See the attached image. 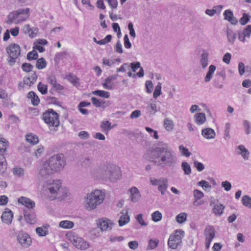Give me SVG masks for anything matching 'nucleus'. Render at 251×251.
Returning a JSON list of instances; mask_svg holds the SVG:
<instances>
[{
    "label": "nucleus",
    "instance_id": "338daca9",
    "mask_svg": "<svg viewBox=\"0 0 251 251\" xmlns=\"http://www.w3.org/2000/svg\"><path fill=\"white\" fill-rule=\"evenodd\" d=\"M91 100L94 105H95L97 107H100L102 106V100L100 101L97 98L95 97H92L91 98Z\"/></svg>",
    "mask_w": 251,
    "mask_h": 251
},
{
    "label": "nucleus",
    "instance_id": "0eeeda50",
    "mask_svg": "<svg viewBox=\"0 0 251 251\" xmlns=\"http://www.w3.org/2000/svg\"><path fill=\"white\" fill-rule=\"evenodd\" d=\"M6 50L8 54V63L10 66H12L16 62V59L20 55V47L17 44H12L6 48Z\"/></svg>",
    "mask_w": 251,
    "mask_h": 251
},
{
    "label": "nucleus",
    "instance_id": "393cba45",
    "mask_svg": "<svg viewBox=\"0 0 251 251\" xmlns=\"http://www.w3.org/2000/svg\"><path fill=\"white\" fill-rule=\"evenodd\" d=\"M37 77L38 76L36 73L33 72L32 73L31 76L25 77L23 81L24 84L28 86H31L36 82Z\"/></svg>",
    "mask_w": 251,
    "mask_h": 251
},
{
    "label": "nucleus",
    "instance_id": "5fc2aeb1",
    "mask_svg": "<svg viewBox=\"0 0 251 251\" xmlns=\"http://www.w3.org/2000/svg\"><path fill=\"white\" fill-rule=\"evenodd\" d=\"M230 129V124L226 123V124L225 129L224 131V138L225 140H228L230 138L229 131Z\"/></svg>",
    "mask_w": 251,
    "mask_h": 251
},
{
    "label": "nucleus",
    "instance_id": "de8ad7c7",
    "mask_svg": "<svg viewBox=\"0 0 251 251\" xmlns=\"http://www.w3.org/2000/svg\"><path fill=\"white\" fill-rule=\"evenodd\" d=\"M14 175L17 176L19 177H21L24 176L25 171L24 169L19 167H16L13 169V171Z\"/></svg>",
    "mask_w": 251,
    "mask_h": 251
},
{
    "label": "nucleus",
    "instance_id": "473e14b6",
    "mask_svg": "<svg viewBox=\"0 0 251 251\" xmlns=\"http://www.w3.org/2000/svg\"><path fill=\"white\" fill-rule=\"evenodd\" d=\"M161 182L158 185V190L161 192V194L163 195L165 194V192L168 188V180L167 179L163 178Z\"/></svg>",
    "mask_w": 251,
    "mask_h": 251
},
{
    "label": "nucleus",
    "instance_id": "c9c22d12",
    "mask_svg": "<svg viewBox=\"0 0 251 251\" xmlns=\"http://www.w3.org/2000/svg\"><path fill=\"white\" fill-rule=\"evenodd\" d=\"M226 34L228 42L231 45L233 44L236 38V34L229 28L226 30Z\"/></svg>",
    "mask_w": 251,
    "mask_h": 251
},
{
    "label": "nucleus",
    "instance_id": "4d7b16f0",
    "mask_svg": "<svg viewBox=\"0 0 251 251\" xmlns=\"http://www.w3.org/2000/svg\"><path fill=\"white\" fill-rule=\"evenodd\" d=\"M22 68L25 72H30L32 70L33 66L30 63H25L22 64Z\"/></svg>",
    "mask_w": 251,
    "mask_h": 251
},
{
    "label": "nucleus",
    "instance_id": "f8f14e48",
    "mask_svg": "<svg viewBox=\"0 0 251 251\" xmlns=\"http://www.w3.org/2000/svg\"><path fill=\"white\" fill-rule=\"evenodd\" d=\"M73 244L78 249L85 250L90 247L89 243L81 237L73 236Z\"/></svg>",
    "mask_w": 251,
    "mask_h": 251
},
{
    "label": "nucleus",
    "instance_id": "39448f33",
    "mask_svg": "<svg viewBox=\"0 0 251 251\" xmlns=\"http://www.w3.org/2000/svg\"><path fill=\"white\" fill-rule=\"evenodd\" d=\"M29 16V8L19 9L10 12L8 15L7 24H16L25 21Z\"/></svg>",
    "mask_w": 251,
    "mask_h": 251
},
{
    "label": "nucleus",
    "instance_id": "09e8293b",
    "mask_svg": "<svg viewBox=\"0 0 251 251\" xmlns=\"http://www.w3.org/2000/svg\"><path fill=\"white\" fill-rule=\"evenodd\" d=\"M162 217V214L159 211H156L151 214L152 220L155 222L160 221Z\"/></svg>",
    "mask_w": 251,
    "mask_h": 251
},
{
    "label": "nucleus",
    "instance_id": "412c9836",
    "mask_svg": "<svg viewBox=\"0 0 251 251\" xmlns=\"http://www.w3.org/2000/svg\"><path fill=\"white\" fill-rule=\"evenodd\" d=\"M224 19L227 20L232 25H236L237 22V19L234 17L232 12L230 10H226L224 13Z\"/></svg>",
    "mask_w": 251,
    "mask_h": 251
},
{
    "label": "nucleus",
    "instance_id": "7ed1b4c3",
    "mask_svg": "<svg viewBox=\"0 0 251 251\" xmlns=\"http://www.w3.org/2000/svg\"><path fill=\"white\" fill-rule=\"evenodd\" d=\"M44 188L46 195L51 200H62L68 196L67 189L62 187L59 180H49L44 185Z\"/></svg>",
    "mask_w": 251,
    "mask_h": 251
},
{
    "label": "nucleus",
    "instance_id": "680f3d73",
    "mask_svg": "<svg viewBox=\"0 0 251 251\" xmlns=\"http://www.w3.org/2000/svg\"><path fill=\"white\" fill-rule=\"evenodd\" d=\"M249 20L250 19L248 15L246 13H244L243 17L240 19L239 22L242 25H245L248 23Z\"/></svg>",
    "mask_w": 251,
    "mask_h": 251
},
{
    "label": "nucleus",
    "instance_id": "052dcab7",
    "mask_svg": "<svg viewBox=\"0 0 251 251\" xmlns=\"http://www.w3.org/2000/svg\"><path fill=\"white\" fill-rule=\"evenodd\" d=\"M112 39V36L111 35H107L106 37L100 40L99 41L98 44L100 45H105L108 43H109Z\"/></svg>",
    "mask_w": 251,
    "mask_h": 251
},
{
    "label": "nucleus",
    "instance_id": "a211bd4d",
    "mask_svg": "<svg viewBox=\"0 0 251 251\" xmlns=\"http://www.w3.org/2000/svg\"><path fill=\"white\" fill-rule=\"evenodd\" d=\"M113 224L110 220L105 218L100 220L99 226L102 231L110 230Z\"/></svg>",
    "mask_w": 251,
    "mask_h": 251
},
{
    "label": "nucleus",
    "instance_id": "c03bdc74",
    "mask_svg": "<svg viewBox=\"0 0 251 251\" xmlns=\"http://www.w3.org/2000/svg\"><path fill=\"white\" fill-rule=\"evenodd\" d=\"M187 217V214L186 213H180L176 216V220L178 223L182 224L186 220Z\"/></svg>",
    "mask_w": 251,
    "mask_h": 251
},
{
    "label": "nucleus",
    "instance_id": "f704fd0d",
    "mask_svg": "<svg viewBox=\"0 0 251 251\" xmlns=\"http://www.w3.org/2000/svg\"><path fill=\"white\" fill-rule=\"evenodd\" d=\"M25 138L27 142L32 145H36L39 142L37 136L31 133L27 134L25 136Z\"/></svg>",
    "mask_w": 251,
    "mask_h": 251
},
{
    "label": "nucleus",
    "instance_id": "49530a36",
    "mask_svg": "<svg viewBox=\"0 0 251 251\" xmlns=\"http://www.w3.org/2000/svg\"><path fill=\"white\" fill-rule=\"evenodd\" d=\"M242 202L244 206L251 208V198L249 196H244L242 199Z\"/></svg>",
    "mask_w": 251,
    "mask_h": 251
},
{
    "label": "nucleus",
    "instance_id": "e433bc0d",
    "mask_svg": "<svg viewBox=\"0 0 251 251\" xmlns=\"http://www.w3.org/2000/svg\"><path fill=\"white\" fill-rule=\"evenodd\" d=\"M74 223L70 221H62L59 223V227L65 228L69 229L72 228L74 226Z\"/></svg>",
    "mask_w": 251,
    "mask_h": 251
},
{
    "label": "nucleus",
    "instance_id": "ea45409f",
    "mask_svg": "<svg viewBox=\"0 0 251 251\" xmlns=\"http://www.w3.org/2000/svg\"><path fill=\"white\" fill-rule=\"evenodd\" d=\"M47 66V62L44 58H40L37 59L36 63V67L38 69H43Z\"/></svg>",
    "mask_w": 251,
    "mask_h": 251
},
{
    "label": "nucleus",
    "instance_id": "37998d69",
    "mask_svg": "<svg viewBox=\"0 0 251 251\" xmlns=\"http://www.w3.org/2000/svg\"><path fill=\"white\" fill-rule=\"evenodd\" d=\"M93 94L104 98H108L110 96V94L108 92L103 90H96L93 92Z\"/></svg>",
    "mask_w": 251,
    "mask_h": 251
},
{
    "label": "nucleus",
    "instance_id": "5701e85b",
    "mask_svg": "<svg viewBox=\"0 0 251 251\" xmlns=\"http://www.w3.org/2000/svg\"><path fill=\"white\" fill-rule=\"evenodd\" d=\"M201 134L204 138L208 139L214 138L216 135L215 131L211 128L202 129Z\"/></svg>",
    "mask_w": 251,
    "mask_h": 251
},
{
    "label": "nucleus",
    "instance_id": "13d9d810",
    "mask_svg": "<svg viewBox=\"0 0 251 251\" xmlns=\"http://www.w3.org/2000/svg\"><path fill=\"white\" fill-rule=\"evenodd\" d=\"M243 126L245 129V132L246 134H249L251 132V124L249 121L244 120L243 121Z\"/></svg>",
    "mask_w": 251,
    "mask_h": 251
},
{
    "label": "nucleus",
    "instance_id": "aec40b11",
    "mask_svg": "<svg viewBox=\"0 0 251 251\" xmlns=\"http://www.w3.org/2000/svg\"><path fill=\"white\" fill-rule=\"evenodd\" d=\"M215 230L214 228L211 226H206L204 230V235L205 236V239L212 240L215 237Z\"/></svg>",
    "mask_w": 251,
    "mask_h": 251
},
{
    "label": "nucleus",
    "instance_id": "7c9ffc66",
    "mask_svg": "<svg viewBox=\"0 0 251 251\" xmlns=\"http://www.w3.org/2000/svg\"><path fill=\"white\" fill-rule=\"evenodd\" d=\"M28 98L31 100L33 105H37L39 103L40 99L35 92L33 91L29 92L28 94Z\"/></svg>",
    "mask_w": 251,
    "mask_h": 251
},
{
    "label": "nucleus",
    "instance_id": "3c124183",
    "mask_svg": "<svg viewBox=\"0 0 251 251\" xmlns=\"http://www.w3.org/2000/svg\"><path fill=\"white\" fill-rule=\"evenodd\" d=\"M161 94V84L158 83L155 86V89L153 94V98L156 99Z\"/></svg>",
    "mask_w": 251,
    "mask_h": 251
},
{
    "label": "nucleus",
    "instance_id": "774afa93",
    "mask_svg": "<svg viewBox=\"0 0 251 251\" xmlns=\"http://www.w3.org/2000/svg\"><path fill=\"white\" fill-rule=\"evenodd\" d=\"M231 55L230 53H226L223 57V61L227 64H229L230 62Z\"/></svg>",
    "mask_w": 251,
    "mask_h": 251
},
{
    "label": "nucleus",
    "instance_id": "4be33fe9",
    "mask_svg": "<svg viewBox=\"0 0 251 251\" xmlns=\"http://www.w3.org/2000/svg\"><path fill=\"white\" fill-rule=\"evenodd\" d=\"M237 154L241 155L245 160H248L250 152L243 145H240L236 149Z\"/></svg>",
    "mask_w": 251,
    "mask_h": 251
},
{
    "label": "nucleus",
    "instance_id": "6e6d98bb",
    "mask_svg": "<svg viewBox=\"0 0 251 251\" xmlns=\"http://www.w3.org/2000/svg\"><path fill=\"white\" fill-rule=\"evenodd\" d=\"M193 195L196 201L201 199L204 197V194L203 192L198 189L194 190Z\"/></svg>",
    "mask_w": 251,
    "mask_h": 251
},
{
    "label": "nucleus",
    "instance_id": "2f4dec72",
    "mask_svg": "<svg viewBox=\"0 0 251 251\" xmlns=\"http://www.w3.org/2000/svg\"><path fill=\"white\" fill-rule=\"evenodd\" d=\"M164 126L166 130L168 131H172L174 126L173 121L168 118H166L164 120Z\"/></svg>",
    "mask_w": 251,
    "mask_h": 251
},
{
    "label": "nucleus",
    "instance_id": "2eb2a0df",
    "mask_svg": "<svg viewBox=\"0 0 251 251\" xmlns=\"http://www.w3.org/2000/svg\"><path fill=\"white\" fill-rule=\"evenodd\" d=\"M18 202L25 207V209H33L35 206V203L33 201L24 197H21L19 198Z\"/></svg>",
    "mask_w": 251,
    "mask_h": 251
},
{
    "label": "nucleus",
    "instance_id": "c85d7f7f",
    "mask_svg": "<svg viewBox=\"0 0 251 251\" xmlns=\"http://www.w3.org/2000/svg\"><path fill=\"white\" fill-rule=\"evenodd\" d=\"M205 120V115L203 113H199L195 116V122L199 125L203 124Z\"/></svg>",
    "mask_w": 251,
    "mask_h": 251
},
{
    "label": "nucleus",
    "instance_id": "864d4df0",
    "mask_svg": "<svg viewBox=\"0 0 251 251\" xmlns=\"http://www.w3.org/2000/svg\"><path fill=\"white\" fill-rule=\"evenodd\" d=\"M38 57V54L36 51L33 50L29 52L27 54V59L28 60H36Z\"/></svg>",
    "mask_w": 251,
    "mask_h": 251
},
{
    "label": "nucleus",
    "instance_id": "dca6fc26",
    "mask_svg": "<svg viewBox=\"0 0 251 251\" xmlns=\"http://www.w3.org/2000/svg\"><path fill=\"white\" fill-rule=\"evenodd\" d=\"M6 211L2 213L1 216V219L5 224L9 225L12 222L13 218V214L11 210L7 208L6 209Z\"/></svg>",
    "mask_w": 251,
    "mask_h": 251
},
{
    "label": "nucleus",
    "instance_id": "4c0bfd02",
    "mask_svg": "<svg viewBox=\"0 0 251 251\" xmlns=\"http://www.w3.org/2000/svg\"><path fill=\"white\" fill-rule=\"evenodd\" d=\"M8 146V142L4 138H0V152H5Z\"/></svg>",
    "mask_w": 251,
    "mask_h": 251
},
{
    "label": "nucleus",
    "instance_id": "4468645a",
    "mask_svg": "<svg viewBox=\"0 0 251 251\" xmlns=\"http://www.w3.org/2000/svg\"><path fill=\"white\" fill-rule=\"evenodd\" d=\"M130 199L132 202H135L139 201L141 194L136 187L133 186L129 189Z\"/></svg>",
    "mask_w": 251,
    "mask_h": 251
},
{
    "label": "nucleus",
    "instance_id": "58836bf2",
    "mask_svg": "<svg viewBox=\"0 0 251 251\" xmlns=\"http://www.w3.org/2000/svg\"><path fill=\"white\" fill-rule=\"evenodd\" d=\"M181 168L185 175H189L191 174V166L187 162H183L181 164Z\"/></svg>",
    "mask_w": 251,
    "mask_h": 251
},
{
    "label": "nucleus",
    "instance_id": "cd10ccee",
    "mask_svg": "<svg viewBox=\"0 0 251 251\" xmlns=\"http://www.w3.org/2000/svg\"><path fill=\"white\" fill-rule=\"evenodd\" d=\"M209 53L206 50H203L201 55L200 63L203 69L205 68L208 65Z\"/></svg>",
    "mask_w": 251,
    "mask_h": 251
},
{
    "label": "nucleus",
    "instance_id": "b1692460",
    "mask_svg": "<svg viewBox=\"0 0 251 251\" xmlns=\"http://www.w3.org/2000/svg\"><path fill=\"white\" fill-rule=\"evenodd\" d=\"M47 79L48 82L50 84L53 88L59 90L63 89V86L56 82V78L54 75H49L47 78Z\"/></svg>",
    "mask_w": 251,
    "mask_h": 251
},
{
    "label": "nucleus",
    "instance_id": "8fccbe9b",
    "mask_svg": "<svg viewBox=\"0 0 251 251\" xmlns=\"http://www.w3.org/2000/svg\"><path fill=\"white\" fill-rule=\"evenodd\" d=\"M179 150L181 154L182 155L185 156L186 157H189L191 154V153L189 151L188 149L182 145L179 146Z\"/></svg>",
    "mask_w": 251,
    "mask_h": 251
},
{
    "label": "nucleus",
    "instance_id": "bf43d9fd",
    "mask_svg": "<svg viewBox=\"0 0 251 251\" xmlns=\"http://www.w3.org/2000/svg\"><path fill=\"white\" fill-rule=\"evenodd\" d=\"M146 92L148 93H151L152 92L153 85L151 80H147L145 83Z\"/></svg>",
    "mask_w": 251,
    "mask_h": 251
},
{
    "label": "nucleus",
    "instance_id": "f03ea898",
    "mask_svg": "<svg viewBox=\"0 0 251 251\" xmlns=\"http://www.w3.org/2000/svg\"><path fill=\"white\" fill-rule=\"evenodd\" d=\"M66 163V160L63 154L53 155L40 165L38 168V175L41 177L47 178L62 170Z\"/></svg>",
    "mask_w": 251,
    "mask_h": 251
},
{
    "label": "nucleus",
    "instance_id": "6e6552de",
    "mask_svg": "<svg viewBox=\"0 0 251 251\" xmlns=\"http://www.w3.org/2000/svg\"><path fill=\"white\" fill-rule=\"evenodd\" d=\"M184 231L181 230H176L173 234H172L168 240V244L172 249H176L181 244L182 238L183 237Z\"/></svg>",
    "mask_w": 251,
    "mask_h": 251
},
{
    "label": "nucleus",
    "instance_id": "f257e3e1",
    "mask_svg": "<svg viewBox=\"0 0 251 251\" xmlns=\"http://www.w3.org/2000/svg\"><path fill=\"white\" fill-rule=\"evenodd\" d=\"M151 158L156 166L161 167L174 166L177 161L176 154L166 143H162L155 147L151 151Z\"/></svg>",
    "mask_w": 251,
    "mask_h": 251
},
{
    "label": "nucleus",
    "instance_id": "0e129e2a",
    "mask_svg": "<svg viewBox=\"0 0 251 251\" xmlns=\"http://www.w3.org/2000/svg\"><path fill=\"white\" fill-rule=\"evenodd\" d=\"M115 51L118 53H122L123 52V50L122 48V44L120 40H118L115 46Z\"/></svg>",
    "mask_w": 251,
    "mask_h": 251
},
{
    "label": "nucleus",
    "instance_id": "69168bd1",
    "mask_svg": "<svg viewBox=\"0 0 251 251\" xmlns=\"http://www.w3.org/2000/svg\"><path fill=\"white\" fill-rule=\"evenodd\" d=\"M78 137L81 139H87L90 137V135L88 132L86 131H81L78 133Z\"/></svg>",
    "mask_w": 251,
    "mask_h": 251
},
{
    "label": "nucleus",
    "instance_id": "c756f323",
    "mask_svg": "<svg viewBox=\"0 0 251 251\" xmlns=\"http://www.w3.org/2000/svg\"><path fill=\"white\" fill-rule=\"evenodd\" d=\"M216 67L213 65H211L208 68V72L204 78V81L205 82L210 81L211 78L212 77L213 74L215 71Z\"/></svg>",
    "mask_w": 251,
    "mask_h": 251
},
{
    "label": "nucleus",
    "instance_id": "9d476101",
    "mask_svg": "<svg viewBox=\"0 0 251 251\" xmlns=\"http://www.w3.org/2000/svg\"><path fill=\"white\" fill-rule=\"evenodd\" d=\"M108 177L107 179L111 182H114L119 179L121 177L120 169L119 167L110 164L109 167Z\"/></svg>",
    "mask_w": 251,
    "mask_h": 251
},
{
    "label": "nucleus",
    "instance_id": "603ef678",
    "mask_svg": "<svg viewBox=\"0 0 251 251\" xmlns=\"http://www.w3.org/2000/svg\"><path fill=\"white\" fill-rule=\"evenodd\" d=\"M198 185L199 186L201 187L204 190H206L207 189H210L211 186L209 183L206 180H202L198 183Z\"/></svg>",
    "mask_w": 251,
    "mask_h": 251
},
{
    "label": "nucleus",
    "instance_id": "bb28decb",
    "mask_svg": "<svg viewBox=\"0 0 251 251\" xmlns=\"http://www.w3.org/2000/svg\"><path fill=\"white\" fill-rule=\"evenodd\" d=\"M225 206L221 203L215 204L213 207L212 211L216 216H220L223 214Z\"/></svg>",
    "mask_w": 251,
    "mask_h": 251
},
{
    "label": "nucleus",
    "instance_id": "72a5a7b5",
    "mask_svg": "<svg viewBox=\"0 0 251 251\" xmlns=\"http://www.w3.org/2000/svg\"><path fill=\"white\" fill-rule=\"evenodd\" d=\"M100 127L101 131L106 134L112 128L111 123L108 121H103L100 125Z\"/></svg>",
    "mask_w": 251,
    "mask_h": 251
},
{
    "label": "nucleus",
    "instance_id": "f3484780",
    "mask_svg": "<svg viewBox=\"0 0 251 251\" xmlns=\"http://www.w3.org/2000/svg\"><path fill=\"white\" fill-rule=\"evenodd\" d=\"M117 76V75H112L105 78L102 83L103 87L107 90L112 89L114 86L112 81L116 79Z\"/></svg>",
    "mask_w": 251,
    "mask_h": 251
},
{
    "label": "nucleus",
    "instance_id": "79ce46f5",
    "mask_svg": "<svg viewBox=\"0 0 251 251\" xmlns=\"http://www.w3.org/2000/svg\"><path fill=\"white\" fill-rule=\"evenodd\" d=\"M159 244V240L157 239H151L149 241V244L148 245V249L152 250L156 248Z\"/></svg>",
    "mask_w": 251,
    "mask_h": 251
},
{
    "label": "nucleus",
    "instance_id": "6ab92c4d",
    "mask_svg": "<svg viewBox=\"0 0 251 251\" xmlns=\"http://www.w3.org/2000/svg\"><path fill=\"white\" fill-rule=\"evenodd\" d=\"M130 220V218L128 215L127 210H123L121 212V216L118 221L119 225L120 226H123L127 224Z\"/></svg>",
    "mask_w": 251,
    "mask_h": 251
},
{
    "label": "nucleus",
    "instance_id": "a878e982",
    "mask_svg": "<svg viewBox=\"0 0 251 251\" xmlns=\"http://www.w3.org/2000/svg\"><path fill=\"white\" fill-rule=\"evenodd\" d=\"M49 225H48L38 227L36 228V232L39 236H46L49 234Z\"/></svg>",
    "mask_w": 251,
    "mask_h": 251
},
{
    "label": "nucleus",
    "instance_id": "a19ab883",
    "mask_svg": "<svg viewBox=\"0 0 251 251\" xmlns=\"http://www.w3.org/2000/svg\"><path fill=\"white\" fill-rule=\"evenodd\" d=\"M148 108L149 109L150 113L151 114H154L159 110L156 103L154 102H149Z\"/></svg>",
    "mask_w": 251,
    "mask_h": 251
},
{
    "label": "nucleus",
    "instance_id": "1a4fd4ad",
    "mask_svg": "<svg viewBox=\"0 0 251 251\" xmlns=\"http://www.w3.org/2000/svg\"><path fill=\"white\" fill-rule=\"evenodd\" d=\"M16 239L21 248L26 249L30 247L32 244V239L29 235L21 230L16 233Z\"/></svg>",
    "mask_w": 251,
    "mask_h": 251
},
{
    "label": "nucleus",
    "instance_id": "20e7f679",
    "mask_svg": "<svg viewBox=\"0 0 251 251\" xmlns=\"http://www.w3.org/2000/svg\"><path fill=\"white\" fill-rule=\"evenodd\" d=\"M105 197V193L101 190L96 189L86 194L83 204L87 211H92L100 205Z\"/></svg>",
    "mask_w": 251,
    "mask_h": 251
},
{
    "label": "nucleus",
    "instance_id": "a18cd8bd",
    "mask_svg": "<svg viewBox=\"0 0 251 251\" xmlns=\"http://www.w3.org/2000/svg\"><path fill=\"white\" fill-rule=\"evenodd\" d=\"M37 88L42 95H46L48 92V85L41 82L38 83Z\"/></svg>",
    "mask_w": 251,
    "mask_h": 251
},
{
    "label": "nucleus",
    "instance_id": "423d86ee",
    "mask_svg": "<svg viewBox=\"0 0 251 251\" xmlns=\"http://www.w3.org/2000/svg\"><path fill=\"white\" fill-rule=\"evenodd\" d=\"M42 119L50 126L56 127L59 125L58 114L52 109L46 111L42 115Z\"/></svg>",
    "mask_w": 251,
    "mask_h": 251
},
{
    "label": "nucleus",
    "instance_id": "e2e57ef3",
    "mask_svg": "<svg viewBox=\"0 0 251 251\" xmlns=\"http://www.w3.org/2000/svg\"><path fill=\"white\" fill-rule=\"evenodd\" d=\"M194 165L199 172H201L204 169V165L198 161H194Z\"/></svg>",
    "mask_w": 251,
    "mask_h": 251
},
{
    "label": "nucleus",
    "instance_id": "9b49d317",
    "mask_svg": "<svg viewBox=\"0 0 251 251\" xmlns=\"http://www.w3.org/2000/svg\"><path fill=\"white\" fill-rule=\"evenodd\" d=\"M110 164H101L98 168L96 169L94 172V175L96 177H98L102 179H107L108 177L109 167Z\"/></svg>",
    "mask_w": 251,
    "mask_h": 251
},
{
    "label": "nucleus",
    "instance_id": "ddd939ff",
    "mask_svg": "<svg viewBox=\"0 0 251 251\" xmlns=\"http://www.w3.org/2000/svg\"><path fill=\"white\" fill-rule=\"evenodd\" d=\"M24 218L29 224H34L37 221L36 214L34 209H24Z\"/></svg>",
    "mask_w": 251,
    "mask_h": 251
}]
</instances>
